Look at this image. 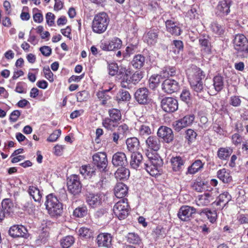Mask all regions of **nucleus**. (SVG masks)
<instances>
[{
	"mask_svg": "<svg viewBox=\"0 0 248 248\" xmlns=\"http://www.w3.org/2000/svg\"><path fill=\"white\" fill-rule=\"evenodd\" d=\"M188 81L194 94L201 96L199 93H204V88L202 80L204 78L203 72L195 65L192 66L186 71Z\"/></svg>",
	"mask_w": 248,
	"mask_h": 248,
	"instance_id": "obj_1",
	"label": "nucleus"
},
{
	"mask_svg": "<svg viewBox=\"0 0 248 248\" xmlns=\"http://www.w3.org/2000/svg\"><path fill=\"white\" fill-rule=\"evenodd\" d=\"M234 48L238 58L241 59L248 58V40L242 34L235 35L233 41Z\"/></svg>",
	"mask_w": 248,
	"mask_h": 248,
	"instance_id": "obj_2",
	"label": "nucleus"
},
{
	"mask_svg": "<svg viewBox=\"0 0 248 248\" xmlns=\"http://www.w3.org/2000/svg\"><path fill=\"white\" fill-rule=\"evenodd\" d=\"M109 18L105 13H100L94 17L92 22L93 31L98 34L104 33L107 29Z\"/></svg>",
	"mask_w": 248,
	"mask_h": 248,
	"instance_id": "obj_3",
	"label": "nucleus"
},
{
	"mask_svg": "<svg viewBox=\"0 0 248 248\" xmlns=\"http://www.w3.org/2000/svg\"><path fill=\"white\" fill-rule=\"evenodd\" d=\"M45 204L48 213L52 216H60L63 210L62 205L53 194L46 196Z\"/></svg>",
	"mask_w": 248,
	"mask_h": 248,
	"instance_id": "obj_4",
	"label": "nucleus"
},
{
	"mask_svg": "<svg viewBox=\"0 0 248 248\" xmlns=\"http://www.w3.org/2000/svg\"><path fill=\"white\" fill-rule=\"evenodd\" d=\"M129 209L127 199H123L114 204L113 211L115 216L121 220L127 217L129 214Z\"/></svg>",
	"mask_w": 248,
	"mask_h": 248,
	"instance_id": "obj_5",
	"label": "nucleus"
},
{
	"mask_svg": "<svg viewBox=\"0 0 248 248\" xmlns=\"http://www.w3.org/2000/svg\"><path fill=\"white\" fill-rule=\"evenodd\" d=\"M67 186L68 191L74 195L81 192L82 185L77 175L72 174L67 177Z\"/></svg>",
	"mask_w": 248,
	"mask_h": 248,
	"instance_id": "obj_6",
	"label": "nucleus"
},
{
	"mask_svg": "<svg viewBox=\"0 0 248 248\" xmlns=\"http://www.w3.org/2000/svg\"><path fill=\"white\" fill-rule=\"evenodd\" d=\"M93 163L95 169L105 170L107 168L108 162L107 155L104 152H98L93 155Z\"/></svg>",
	"mask_w": 248,
	"mask_h": 248,
	"instance_id": "obj_7",
	"label": "nucleus"
},
{
	"mask_svg": "<svg viewBox=\"0 0 248 248\" xmlns=\"http://www.w3.org/2000/svg\"><path fill=\"white\" fill-rule=\"evenodd\" d=\"M142 78L143 73L141 71H136L132 75L126 72L124 75L121 82L122 87L127 88L129 84L132 83L136 84L138 83Z\"/></svg>",
	"mask_w": 248,
	"mask_h": 248,
	"instance_id": "obj_8",
	"label": "nucleus"
},
{
	"mask_svg": "<svg viewBox=\"0 0 248 248\" xmlns=\"http://www.w3.org/2000/svg\"><path fill=\"white\" fill-rule=\"evenodd\" d=\"M232 0H219L216 8V14L220 17H224L231 12Z\"/></svg>",
	"mask_w": 248,
	"mask_h": 248,
	"instance_id": "obj_9",
	"label": "nucleus"
},
{
	"mask_svg": "<svg viewBox=\"0 0 248 248\" xmlns=\"http://www.w3.org/2000/svg\"><path fill=\"white\" fill-rule=\"evenodd\" d=\"M147 149L146 155L150 161V165L155 167V137L151 136L146 140Z\"/></svg>",
	"mask_w": 248,
	"mask_h": 248,
	"instance_id": "obj_10",
	"label": "nucleus"
},
{
	"mask_svg": "<svg viewBox=\"0 0 248 248\" xmlns=\"http://www.w3.org/2000/svg\"><path fill=\"white\" fill-rule=\"evenodd\" d=\"M194 119V114L186 115L183 118L176 121L173 123V128L175 131L179 132L183 128L190 126Z\"/></svg>",
	"mask_w": 248,
	"mask_h": 248,
	"instance_id": "obj_11",
	"label": "nucleus"
},
{
	"mask_svg": "<svg viewBox=\"0 0 248 248\" xmlns=\"http://www.w3.org/2000/svg\"><path fill=\"white\" fill-rule=\"evenodd\" d=\"M196 209L193 207L183 205L179 209L177 216L182 221H189L193 217V215L196 213Z\"/></svg>",
	"mask_w": 248,
	"mask_h": 248,
	"instance_id": "obj_12",
	"label": "nucleus"
},
{
	"mask_svg": "<svg viewBox=\"0 0 248 248\" xmlns=\"http://www.w3.org/2000/svg\"><path fill=\"white\" fill-rule=\"evenodd\" d=\"M112 163L114 166L118 168L117 170H119L120 169H124L123 170H126L125 167L128 164L126 155L122 152H117L113 155Z\"/></svg>",
	"mask_w": 248,
	"mask_h": 248,
	"instance_id": "obj_13",
	"label": "nucleus"
},
{
	"mask_svg": "<svg viewBox=\"0 0 248 248\" xmlns=\"http://www.w3.org/2000/svg\"><path fill=\"white\" fill-rule=\"evenodd\" d=\"M161 107L167 112H173L178 108V101L172 97H165L161 101Z\"/></svg>",
	"mask_w": 248,
	"mask_h": 248,
	"instance_id": "obj_14",
	"label": "nucleus"
},
{
	"mask_svg": "<svg viewBox=\"0 0 248 248\" xmlns=\"http://www.w3.org/2000/svg\"><path fill=\"white\" fill-rule=\"evenodd\" d=\"M9 235L13 238H27L29 236L28 231L23 226L13 225L9 230Z\"/></svg>",
	"mask_w": 248,
	"mask_h": 248,
	"instance_id": "obj_15",
	"label": "nucleus"
},
{
	"mask_svg": "<svg viewBox=\"0 0 248 248\" xmlns=\"http://www.w3.org/2000/svg\"><path fill=\"white\" fill-rule=\"evenodd\" d=\"M112 237L110 233H101L96 237V243L99 247L110 248Z\"/></svg>",
	"mask_w": 248,
	"mask_h": 248,
	"instance_id": "obj_16",
	"label": "nucleus"
},
{
	"mask_svg": "<svg viewBox=\"0 0 248 248\" xmlns=\"http://www.w3.org/2000/svg\"><path fill=\"white\" fill-rule=\"evenodd\" d=\"M157 134L167 143H169L173 140L174 135L172 129L167 126H161L158 129Z\"/></svg>",
	"mask_w": 248,
	"mask_h": 248,
	"instance_id": "obj_17",
	"label": "nucleus"
},
{
	"mask_svg": "<svg viewBox=\"0 0 248 248\" xmlns=\"http://www.w3.org/2000/svg\"><path fill=\"white\" fill-rule=\"evenodd\" d=\"M162 89L165 93H171L179 89V84L175 80L167 79L162 84Z\"/></svg>",
	"mask_w": 248,
	"mask_h": 248,
	"instance_id": "obj_18",
	"label": "nucleus"
},
{
	"mask_svg": "<svg viewBox=\"0 0 248 248\" xmlns=\"http://www.w3.org/2000/svg\"><path fill=\"white\" fill-rule=\"evenodd\" d=\"M148 90L146 88L139 89L135 93V97L137 102L140 104H145L149 101Z\"/></svg>",
	"mask_w": 248,
	"mask_h": 248,
	"instance_id": "obj_19",
	"label": "nucleus"
},
{
	"mask_svg": "<svg viewBox=\"0 0 248 248\" xmlns=\"http://www.w3.org/2000/svg\"><path fill=\"white\" fill-rule=\"evenodd\" d=\"M86 201L90 206L92 208H96L101 205L102 196L100 194L89 193L87 195Z\"/></svg>",
	"mask_w": 248,
	"mask_h": 248,
	"instance_id": "obj_20",
	"label": "nucleus"
},
{
	"mask_svg": "<svg viewBox=\"0 0 248 248\" xmlns=\"http://www.w3.org/2000/svg\"><path fill=\"white\" fill-rule=\"evenodd\" d=\"M167 30L172 35L178 36L180 35L181 30L178 24L171 20H168L165 22Z\"/></svg>",
	"mask_w": 248,
	"mask_h": 248,
	"instance_id": "obj_21",
	"label": "nucleus"
},
{
	"mask_svg": "<svg viewBox=\"0 0 248 248\" xmlns=\"http://www.w3.org/2000/svg\"><path fill=\"white\" fill-rule=\"evenodd\" d=\"M128 189L126 185L122 183H118L114 189L115 195L118 198H122L127 195Z\"/></svg>",
	"mask_w": 248,
	"mask_h": 248,
	"instance_id": "obj_22",
	"label": "nucleus"
},
{
	"mask_svg": "<svg viewBox=\"0 0 248 248\" xmlns=\"http://www.w3.org/2000/svg\"><path fill=\"white\" fill-rule=\"evenodd\" d=\"M28 192L35 202L41 203L42 193L37 187L30 186L28 189Z\"/></svg>",
	"mask_w": 248,
	"mask_h": 248,
	"instance_id": "obj_23",
	"label": "nucleus"
},
{
	"mask_svg": "<svg viewBox=\"0 0 248 248\" xmlns=\"http://www.w3.org/2000/svg\"><path fill=\"white\" fill-rule=\"evenodd\" d=\"M127 149L133 153H138L137 151L140 147V142L137 138H128L126 141Z\"/></svg>",
	"mask_w": 248,
	"mask_h": 248,
	"instance_id": "obj_24",
	"label": "nucleus"
},
{
	"mask_svg": "<svg viewBox=\"0 0 248 248\" xmlns=\"http://www.w3.org/2000/svg\"><path fill=\"white\" fill-rule=\"evenodd\" d=\"M212 199V196L210 193H205L203 195L198 196L196 203L198 206H206L210 202Z\"/></svg>",
	"mask_w": 248,
	"mask_h": 248,
	"instance_id": "obj_25",
	"label": "nucleus"
},
{
	"mask_svg": "<svg viewBox=\"0 0 248 248\" xmlns=\"http://www.w3.org/2000/svg\"><path fill=\"white\" fill-rule=\"evenodd\" d=\"M112 88L110 87L108 89L102 90L99 91L97 93L96 95L98 98L101 101V104L105 105L107 103L111 98V96L108 94V93L112 90Z\"/></svg>",
	"mask_w": 248,
	"mask_h": 248,
	"instance_id": "obj_26",
	"label": "nucleus"
},
{
	"mask_svg": "<svg viewBox=\"0 0 248 248\" xmlns=\"http://www.w3.org/2000/svg\"><path fill=\"white\" fill-rule=\"evenodd\" d=\"M231 200V196L227 192H224L219 195L218 197V200L214 203L217 206H222L223 208Z\"/></svg>",
	"mask_w": 248,
	"mask_h": 248,
	"instance_id": "obj_27",
	"label": "nucleus"
},
{
	"mask_svg": "<svg viewBox=\"0 0 248 248\" xmlns=\"http://www.w3.org/2000/svg\"><path fill=\"white\" fill-rule=\"evenodd\" d=\"M130 166L133 169H137L142 159V156L140 153H133L131 155Z\"/></svg>",
	"mask_w": 248,
	"mask_h": 248,
	"instance_id": "obj_28",
	"label": "nucleus"
},
{
	"mask_svg": "<svg viewBox=\"0 0 248 248\" xmlns=\"http://www.w3.org/2000/svg\"><path fill=\"white\" fill-rule=\"evenodd\" d=\"M232 153V150L229 147H221L218 149L217 155L221 160H227Z\"/></svg>",
	"mask_w": 248,
	"mask_h": 248,
	"instance_id": "obj_29",
	"label": "nucleus"
},
{
	"mask_svg": "<svg viewBox=\"0 0 248 248\" xmlns=\"http://www.w3.org/2000/svg\"><path fill=\"white\" fill-rule=\"evenodd\" d=\"M224 87L223 78L221 76H215L213 78V88L215 94L220 92Z\"/></svg>",
	"mask_w": 248,
	"mask_h": 248,
	"instance_id": "obj_30",
	"label": "nucleus"
},
{
	"mask_svg": "<svg viewBox=\"0 0 248 248\" xmlns=\"http://www.w3.org/2000/svg\"><path fill=\"white\" fill-rule=\"evenodd\" d=\"M210 28L212 31L219 36H223L225 31V28L224 25L219 24L215 21L211 24Z\"/></svg>",
	"mask_w": 248,
	"mask_h": 248,
	"instance_id": "obj_31",
	"label": "nucleus"
},
{
	"mask_svg": "<svg viewBox=\"0 0 248 248\" xmlns=\"http://www.w3.org/2000/svg\"><path fill=\"white\" fill-rule=\"evenodd\" d=\"M2 210L7 215L12 213L14 210V205L12 202L9 199L3 200L1 202Z\"/></svg>",
	"mask_w": 248,
	"mask_h": 248,
	"instance_id": "obj_32",
	"label": "nucleus"
},
{
	"mask_svg": "<svg viewBox=\"0 0 248 248\" xmlns=\"http://www.w3.org/2000/svg\"><path fill=\"white\" fill-rule=\"evenodd\" d=\"M145 63V57L140 54L134 56L131 63L134 67L137 69L141 68Z\"/></svg>",
	"mask_w": 248,
	"mask_h": 248,
	"instance_id": "obj_33",
	"label": "nucleus"
},
{
	"mask_svg": "<svg viewBox=\"0 0 248 248\" xmlns=\"http://www.w3.org/2000/svg\"><path fill=\"white\" fill-rule=\"evenodd\" d=\"M108 49L114 50L115 49H120L122 45V41L117 37H114L110 40L109 42Z\"/></svg>",
	"mask_w": 248,
	"mask_h": 248,
	"instance_id": "obj_34",
	"label": "nucleus"
},
{
	"mask_svg": "<svg viewBox=\"0 0 248 248\" xmlns=\"http://www.w3.org/2000/svg\"><path fill=\"white\" fill-rule=\"evenodd\" d=\"M116 100L118 101H129L131 98L129 92L124 90H120L117 93L116 96Z\"/></svg>",
	"mask_w": 248,
	"mask_h": 248,
	"instance_id": "obj_35",
	"label": "nucleus"
},
{
	"mask_svg": "<svg viewBox=\"0 0 248 248\" xmlns=\"http://www.w3.org/2000/svg\"><path fill=\"white\" fill-rule=\"evenodd\" d=\"M171 163L173 170L181 169L182 166L184 165V161L180 156L172 157L171 159Z\"/></svg>",
	"mask_w": 248,
	"mask_h": 248,
	"instance_id": "obj_36",
	"label": "nucleus"
},
{
	"mask_svg": "<svg viewBox=\"0 0 248 248\" xmlns=\"http://www.w3.org/2000/svg\"><path fill=\"white\" fill-rule=\"evenodd\" d=\"M75 239L73 236L68 235L61 240V245L62 248H68L74 243Z\"/></svg>",
	"mask_w": 248,
	"mask_h": 248,
	"instance_id": "obj_37",
	"label": "nucleus"
},
{
	"mask_svg": "<svg viewBox=\"0 0 248 248\" xmlns=\"http://www.w3.org/2000/svg\"><path fill=\"white\" fill-rule=\"evenodd\" d=\"M117 123L113 120L107 118L103 121L102 124L105 128L112 131L117 126Z\"/></svg>",
	"mask_w": 248,
	"mask_h": 248,
	"instance_id": "obj_38",
	"label": "nucleus"
},
{
	"mask_svg": "<svg viewBox=\"0 0 248 248\" xmlns=\"http://www.w3.org/2000/svg\"><path fill=\"white\" fill-rule=\"evenodd\" d=\"M205 214L212 223L214 222L217 218V215L215 211H212L207 208L202 209L200 213V215Z\"/></svg>",
	"mask_w": 248,
	"mask_h": 248,
	"instance_id": "obj_39",
	"label": "nucleus"
},
{
	"mask_svg": "<svg viewBox=\"0 0 248 248\" xmlns=\"http://www.w3.org/2000/svg\"><path fill=\"white\" fill-rule=\"evenodd\" d=\"M217 177L224 183H229L232 181V177L228 171H218Z\"/></svg>",
	"mask_w": 248,
	"mask_h": 248,
	"instance_id": "obj_40",
	"label": "nucleus"
},
{
	"mask_svg": "<svg viewBox=\"0 0 248 248\" xmlns=\"http://www.w3.org/2000/svg\"><path fill=\"white\" fill-rule=\"evenodd\" d=\"M144 41L149 45H154L155 44V31L154 29L151 30L144 36Z\"/></svg>",
	"mask_w": 248,
	"mask_h": 248,
	"instance_id": "obj_41",
	"label": "nucleus"
},
{
	"mask_svg": "<svg viewBox=\"0 0 248 248\" xmlns=\"http://www.w3.org/2000/svg\"><path fill=\"white\" fill-rule=\"evenodd\" d=\"M109 118L118 122L121 119L122 114L120 110L116 108H111L108 110Z\"/></svg>",
	"mask_w": 248,
	"mask_h": 248,
	"instance_id": "obj_42",
	"label": "nucleus"
},
{
	"mask_svg": "<svg viewBox=\"0 0 248 248\" xmlns=\"http://www.w3.org/2000/svg\"><path fill=\"white\" fill-rule=\"evenodd\" d=\"M24 210L28 212L30 214H32L36 210V206L34 205L31 200L26 201L22 203Z\"/></svg>",
	"mask_w": 248,
	"mask_h": 248,
	"instance_id": "obj_43",
	"label": "nucleus"
},
{
	"mask_svg": "<svg viewBox=\"0 0 248 248\" xmlns=\"http://www.w3.org/2000/svg\"><path fill=\"white\" fill-rule=\"evenodd\" d=\"M88 210L86 206H81L76 208L73 211V216L77 217H83L86 216Z\"/></svg>",
	"mask_w": 248,
	"mask_h": 248,
	"instance_id": "obj_44",
	"label": "nucleus"
},
{
	"mask_svg": "<svg viewBox=\"0 0 248 248\" xmlns=\"http://www.w3.org/2000/svg\"><path fill=\"white\" fill-rule=\"evenodd\" d=\"M78 232L80 237L86 239L89 238L92 236V230L86 227L80 228Z\"/></svg>",
	"mask_w": 248,
	"mask_h": 248,
	"instance_id": "obj_45",
	"label": "nucleus"
},
{
	"mask_svg": "<svg viewBox=\"0 0 248 248\" xmlns=\"http://www.w3.org/2000/svg\"><path fill=\"white\" fill-rule=\"evenodd\" d=\"M115 177L117 180H127L130 176V171H115Z\"/></svg>",
	"mask_w": 248,
	"mask_h": 248,
	"instance_id": "obj_46",
	"label": "nucleus"
},
{
	"mask_svg": "<svg viewBox=\"0 0 248 248\" xmlns=\"http://www.w3.org/2000/svg\"><path fill=\"white\" fill-rule=\"evenodd\" d=\"M127 241L130 243L139 244L140 239L137 233L130 232L127 234Z\"/></svg>",
	"mask_w": 248,
	"mask_h": 248,
	"instance_id": "obj_47",
	"label": "nucleus"
},
{
	"mask_svg": "<svg viewBox=\"0 0 248 248\" xmlns=\"http://www.w3.org/2000/svg\"><path fill=\"white\" fill-rule=\"evenodd\" d=\"M181 100L186 104L190 103L191 100V94L189 90L184 89L180 95Z\"/></svg>",
	"mask_w": 248,
	"mask_h": 248,
	"instance_id": "obj_48",
	"label": "nucleus"
},
{
	"mask_svg": "<svg viewBox=\"0 0 248 248\" xmlns=\"http://www.w3.org/2000/svg\"><path fill=\"white\" fill-rule=\"evenodd\" d=\"M208 38V36H203L201 37L199 39V42L201 46L207 51L209 50L211 46L210 43Z\"/></svg>",
	"mask_w": 248,
	"mask_h": 248,
	"instance_id": "obj_49",
	"label": "nucleus"
},
{
	"mask_svg": "<svg viewBox=\"0 0 248 248\" xmlns=\"http://www.w3.org/2000/svg\"><path fill=\"white\" fill-rule=\"evenodd\" d=\"M15 91L19 93H27V85L23 82H18L16 83Z\"/></svg>",
	"mask_w": 248,
	"mask_h": 248,
	"instance_id": "obj_50",
	"label": "nucleus"
},
{
	"mask_svg": "<svg viewBox=\"0 0 248 248\" xmlns=\"http://www.w3.org/2000/svg\"><path fill=\"white\" fill-rule=\"evenodd\" d=\"M203 167V164L200 160H196L189 166L187 170H199Z\"/></svg>",
	"mask_w": 248,
	"mask_h": 248,
	"instance_id": "obj_51",
	"label": "nucleus"
},
{
	"mask_svg": "<svg viewBox=\"0 0 248 248\" xmlns=\"http://www.w3.org/2000/svg\"><path fill=\"white\" fill-rule=\"evenodd\" d=\"M61 132H62L60 129H57L54 131L51 134L47 139V141L51 142L56 141L59 137L61 136Z\"/></svg>",
	"mask_w": 248,
	"mask_h": 248,
	"instance_id": "obj_52",
	"label": "nucleus"
},
{
	"mask_svg": "<svg viewBox=\"0 0 248 248\" xmlns=\"http://www.w3.org/2000/svg\"><path fill=\"white\" fill-rule=\"evenodd\" d=\"M119 134L124 137L129 132L128 126L125 124H123L118 126L117 131Z\"/></svg>",
	"mask_w": 248,
	"mask_h": 248,
	"instance_id": "obj_53",
	"label": "nucleus"
},
{
	"mask_svg": "<svg viewBox=\"0 0 248 248\" xmlns=\"http://www.w3.org/2000/svg\"><path fill=\"white\" fill-rule=\"evenodd\" d=\"M108 73L111 76L116 75L118 72V66L116 63H111L108 65Z\"/></svg>",
	"mask_w": 248,
	"mask_h": 248,
	"instance_id": "obj_54",
	"label": "nucleus"
},
{
	"mask_svg": "<svg viewBox=\"0 0 248 248\" xmlns=\"http://www.w3.org/2000/svg\"><path fill=\"white\" fill-rule=\"evenodd\" d=\"M55 15L52 13L48 12L46 14V18L47 24L49 26H52L54 25Z\"/></svg>",
	"mask_w": 248,
	"mask_h": 248,
	"instance_id": "obj_55",
	"label": "nucleus"
},
{
	"mask_svg": "<svg viewBox=\"0 0 248 248\" xmlns=\"http://www.w3.org/2000/svg\"><path fill=\"white\" fill-rule=\"evenodd\" d=\"M205 185V183L204 181H197L192 186V187L194 190L197 192H202L203 189L202 186Z\"/></svg>",
	"mask_w": 248,
	"mask_h": 248,
	"instance_id": "obj_56",
	"label": "nucleus"
},
{
	"mask_svg": "<svg viewBox=\"0 0 248 248\" xmlns=\"http://www.w3.org/2000/svg\"><path fill=\"white\" fill-rule=\"evenodd\" d=\"M197 136L196 133L193 130L189 129L186 132V138L189 141L194 140Z\"/></svg>",
	"mask_w": 248,
	"mask_h": 248,
	"instance_id": "obj_57",
	"label": "nucleus"
},
{
	"mask_svg": "<svg viewBox=\"0 0 248 248\" xmlns=\"http://www.w3.org/2000/svg\"><path fill=\"white\" fill-rule=\"evenodd\" d=\"M43 71L45 78L50 82H53L54 80L53 74L50 69L49 68H44Z\"/></svg>",
	"mask_w": 248,
	"mask_h": 248,
	"instance_id": "obj_58",
	"label": "nucleus"
},
{
	"mask_svg": "<svg viewBox=\"0 0 248 248\" xmlns=\"http://www.w3.org/2000/svg\"><path fill=\"white\" fill-rule=\"evenodd\" d=\"M140 133L141 135H149L151 134V130L149 126L142 125L139 129Z\"/></svg>",
	"mask_w": 248,
	"mask_h": 248,
	"instance_id": "obj_59",
	"label": "nucleus"
},
{
	"mask_svg": "<svg viewBox=\"0 0 248 248\" xmlns=\"http://www.w3.org/2000/svg\"><path fill=\"white\" fill-rule=\"evenodd\" d=\"M20 114V111L18 110H15L13 111L10 114L9 118L10 121L12 122H16Z\"/></svg>",
	"mask_w": 248,
	"mask_h": 248,
	"instance_id": "obj_60",
	"label": "nucleus"
},
{
	"mask_svg": "<svg viewBox=\"0 0 248 248\" xmlns=\"http://www.w3.org/2000/svg\"><path fill=\"white\" fill-rule=\"evenodd\" d=\"M40 51L42 54L46 57L49 56L52 52L51 48L48 46H43L40 48Z\"/></svg>",
	"mask_w": 248,
	"mask_h": 248,
	"instance_id": "obj_61",
	"label": "nucleus"
},
{
	"mask_svg": "<svg viewBox=\"0 0 248 248\" xmlns=\"http://www.w3.org/2000/svg\"><path fill=\"white\" fill-rule=\"evenodd\" d=\"M241 101L238 96H233L231 97L230 104L234 107H238L240 105Z\"/></svg>",
	"mask_w": 248,
	"mask_h": 248,
	"instance_id": "obj_62",
	"label": "nucleus"
},
{
	"mask_svg": "<svg viewBox=\"0 0 248 248\" xmlns=\"http://www.w3.org/2000/svg\"><path fill=\"white\" fill-rule=\"evenodd\" d=\"M237 220L241 224H248V215L240 214L237 217Z\"/></svg>",
	"mask_w": 248,
	"mask_h": 248,
	"instance_id": "obj_63",
	"label": "nucleus"
},
{
	"mask_svg": "<svg viewBox=\"0 0 248 248\" xmlns=\"http://www.w3.org/2000/svg\"><path fill=\"white\" fill-rule=\"evenodd\" d=\"M173 45L177 49V53H178L180 50L183 49V43L181 40H173Z\"/></svg>",
	"mask_w": 248,
	"mask_h": 248,
	"instance_id": "obj_64",
	"label": "nucleus"
}]
</instances>
